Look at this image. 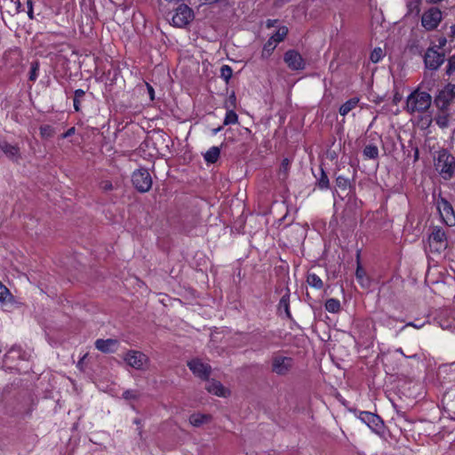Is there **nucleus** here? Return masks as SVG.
<instances>
[{
  "label": "nucleus",
  "instance_id": "1",
  "mask_svg": "<svg viewBox=\"0 0 455 455\" xmlns=\"http://www.w3.org/2000/svg\"><path fill=\"white\" fill-rule=\"evenodd\" d=\"M435 166L444 180H450L455 172V157L447 150L443 149L438 152Z\"/></svg>",
  "mask_w": 455,
  "mask_h": 455
},
{
  "label": "nucleus",
  "instance_id": "2",
  "mask_svg": "<svg viewBox=\"0 0 455 455\" xmlns=\"http://www.w3.org/2000/svg\"><path fill=\"white\" fill-rule=\"evenodd\" d=\"M431 96L423 92L415 91L407 98L406 108L408 112H424L431 105Z\"/></svg>",
  "mask_w": 455,
  "mask_h": 455
},
{
  "label": "nucleus",
  "instance_id": "3",
  "mask_svg": "<svg viewBox=\"0 0 455 455\" xmlns=\"http://www.w3.org/2000/svg\"><path fill=\"white\" fill-rule=\"evenodd\" d=\"M429 249L432 252L441 253L448 245L444 231L439 227H434L428 236Z\"/></svg>",
  "mask_w": 455,
  "mask_h": 455
},
{
  "label": "nucleus",
  "instance_id": "4",
  "mask_svg": "<svg viewBox=\"0 0 455 455\" xmlns=\"http://www.w3.org/2000/svg\"><path fill=\"white\" fill-rule=\"evenodd\" d=\"M132 181L135 188L140 192H148L152 187V178L147 169L140 168L133 172Z\"/></svg>",
  "mask_w": 455,
  "mask_h": 455
},
{
  "label": "nucleus",
  "instance_id": "5",
  "mask_svg": "<svg viewBox=\"0 0 455 455\" xmlns=\"http://www.w3.org/2000/svg\"><path fill=\"white\" fill-rule=\"evenodd\" d=\"M194 19V12L187 4H180L177 7L172 18V25L178 28H184Z\"/></svg>",
  "mask_w": 455,
  "mask_h": 455
},
{
  "label": "nucleus",
  "instance_id": "6",
  "mask_svg": "<svg viewBox=\"0 0 455 455\" xmlns=\"http://www.w3.org/2000/svg\"><path fill=\"white\" fill-rule=\"evenodd\" d=\"M292 366L293 360L291 357L277 355L272 358L271 370L277 375H286Z\"/></svg>",
  "mask_w": 455,
  "mask_h": 455
},
{
  "label": "nucleus",
  "instance_id": "7",
  "mask_svg": "<svg viewBox=\"0 0 455 455\" xmlns=\"http://www.w3.org/2000/svg\"><path fill=\"white\" fill-rule=\"evenodd\" d=\"M123 358L129 366L136 370H143L144 366L148 363V357L142 352L137 350L127 351Z\"/></svg>",
  "mask_w": 455,
  "mask_h": 455
},
{
  "label": "nucleus",
  "instance_id": "8",
  "mask_svg": "<svg viewBox=\"0 0 455 455\" xmlns=\"http://www.w3.org/2000/svg\"><path fill=\"white\" fill-rule=\"evenodd\" d=\"M442 20V12L436 7L425 12L421 18V24L427 30L435 29Z\"/></svg>",
  "mask_w": 455,
  "mask_h": 455
},
{
  "label": "nucleus",
  "instance_id": "9",
  "mask_svg": "<svg viewBox=\"0 0 455 455\" xmlns=\"http://www.w3.org/2000/svg\"><path fill=\"white\" fill-rule=\"evenodd\" d=\"M444 61V52H439L435 47H430L425 53L424 62L427 68L436 70Z\"/></svg>",
  "mask_w": 455,
  "mask_h": 455
},
{
  "label": "nucleus",
  "instance_id": "10",
  "mask_svg": "<svg viewBox=\"0 0 455 455\" xmlns=\"http://www.w3.org/2000/svg\"><path fill=\"white\" fill-rule=\"evenodd\" d=\"M189 370L198 378L202 379H208L210 377L212 368L209 364L204 363L199 359H192L188 363Z\"/></svg>",
  "mask_w": 455,
  "mask_h": 455
},
{
  "label": "nucleus",
  "instance_id": "11",
  "mask_svg": "<svg viewBox=\"0 0 455 455\" xmlns=\"http://www.w3.org/2000/svg\"><path fill=\"white\" fill-rule=\"evenodd\" d=\"M283 60L291 70H301L305 68L302 56L294 50H289L284 53Z\"/></svg>",
  "mask_w": 455,
  "mask_h": 455
},
{
  "label": "nucleus",
  "instance_id": "12",
  "mask_svg": "<svg viewBox=\"0 0 455 455\" xmlns=\"http://www.w3.org/2000/svg\"><path fill=\"white\" fill-rule=\"evenodd\" d=\"M94 345L102 353H113L117 349L119 341L116 339H99L95 341Z\"/></svg>",
  "mask_w": 455,
  "mask_h": 455
},
{
  "label": "nucleus",
  "instance_id": "13",
  "mask_svg": "<svg viewBox=\"0 0 455 455\" xmlns=\"http://www.w3.org/2000/svg\"><path fill=\"white\" fill-rule=\"evenodd\" d=\"M360 419L372 430L379 429L383 423L378 415L369 411H363L360 414Z\"/></svg>",
  "mask_w": 455,
  "mask_h": 455
},
{
  "label": "nucleus",
  "instance_id": "14",
  "mask_svg": "<svg viewBox=\"0 0 455 455\" xmlns=\"http://www.w3.org/2000/svg\"><path fill=\"white\" fill-rule=\"evenodd\" d=\"M455 98V84H448L443 91L440 92L436 98L437 104H448Z\"/></svg>",
  "mask_w": 455,
  "mask_h": 455
},
{
  "label": "nucleus",
  "instance_id": "15",
  "mask_svg": "<svg viewBox=\"0 0 455 455\" xmlns=\"http://www.w3.org/2000/svg\"><path fill=\"white\" fill-rule=\"evenodd\" d=\"M0 149L12 161H17L20 157L19 147L5 140H0Z\"/></svg>",
  "mask_w": 455,
  "mask_h": 455
},
{
  "label": "nucleus",
  "instance_id": "16",
  "mask_svg": "<svg viewBox=\"0 0 455 455\" xmlns=\"http://www.w3.org/2000/svg\"><path fill=\"white\" fill-rule=\"evenodd\" d=\"M278 314L280 315H284L287 318H291V311H290V291L289 290L282 296L277 308Z\"/></svg>",
  "mask_w": 455,
  "mask_h": 455
},
{
  "label": "nucleus",
  "instance_id": "17",
  "mask_svg": "<svg viewBox=\"0 0 455 455\" xmlns=\"http://www.w3.org/2000/svg\"><path fill=\"white\" fill-rule=\"evenodd\" d=\"M85 92L82 89H77L74 92L73 106L76 112H81L84 109V105L86 102Z\"/></svg>",
  "mask_w": 455,
  "mask_h": 455
},
{
  "label": "nucleus",
  "instance_id": "18",
  "mask_svg": "<svg viewBox=\"0 0 455 455\" xmlns=\"http://www.w3.org/2000/svg\"><path fill=\"white\" fill-rule=\"evenodd\" d=\"M205 388L209 393L216 395L218 396H225L226 395L225 388L223 387L221 383L217 380H214V379L209 380L206 383Z\"/></svg>",
  "mask_w": 455,
  "mask_h": 455
},
{
  "label": "nucleus",
  "instance_id": "19",
  "mask_svg": "<svg viewBox=\"0 0 455 455\" xmlns=\"http://www.w3.org/2000/svg\"><path fill=\"white\" fill-rule=\"evenodd\" d=\"M211 420L208 414L194 413L189 417V423L194 427H200Z\"/></svg>",
  "mask_w": 455,
  "mask_h": 455
},
{
  "label": "nucleus",
  "instance_id": "20",
  "mask_svg": "<svg viewBox=\"0 0 455 455\" xmlns=\"http://www.w3.org/2000/svg\"><path fill=\"white\" fill-rule=\"evenodd\" d=\"M443 210L446 214V219L443 218L445 223L449 226H452L455 224V216L453 215V210L451 204L445 201H442Z\"/></svg>",
  "mask_w": 455,
  "mask_h": 455
},
{
  "label": "nucleus",
  "instance_id": "21",
  "mask_svg": "<svg viewBox=\"0 0 455 455\" xmlns=\"http://www.w3.org/2000/svg\"><path fill=\"white\" fill-rule=\"evenodd\" d=\"M220 155V149L218 147H212L210 148L206 153L204 154V157L205 162L209 164H214L218 161Z\"/></svg>",
  "mask_w": 455,
  "mask_h": 455
},
{
  "label": "nucleus",
  "instance_id": "22",
  "mask_svg": "<svg viewBox=\"0 0 455 455\" xmlns=\"http://www.w3.org/2000/svg\"><path fill=\"white\" fill-rule=\"evenodd\" d=\"M359 103V98L354 97L347 100L344 104H342L339 108V114H348L350 111L355 109V108Z\"/></svg>",
  "mask_w": 455,
  "mask_h": 455
},
{
  "label": "nucleus",
  "instance_id": "23",
  "mask_svg": "<svg viewBox=\"0 0 455 455\" xmlns=\"http://www.w3.org/2000/svg\"><path fill=\"white\" fill-rule=\"evenodd\" d=\"M363 155L367 159H377L379 157V148L377 145H366L363 150Z\"/></svg>",
  "mask_w": 455,
  "mask_h": 455
},
{
  "label": "nucleus",
  "instance_id": "24",
  "mask_svg": "<svg viewBox=\"0 0 455 455\" xmlns=\"http://www.w3.org/2000/svg\"><path fill=\"white\" fill-rule=\"evenodd\" d=\"M307 283L315 289H322L323 286L322 279L315 273H308L307 276Z\"/></svg>",
  "mask_w": 455,
  "mask_h": 455
},
{
  "label": "nucleus",
  "instance_id": "25",
  "mask_svg": "<svg viewBox=\"0 0 455 455\" xmlns=\"http://www.w3.org/2000/svg\"><path fill=\"white\" fill-rule=\"evenodd\" d=\"M21 355H22V351L20 347H12L4 355V363H8L9 361H14L16 359H20Z\"/></svg>",
  "mask_w": 455,
  "mask_h": 455
},
{
  "label": "nucleus",
  "instance_id": "26",
  "mask_svg": "<svg viewBox=\"0 0 455 455\" xmlns=\"http://www.w3.org/2000/svg\"><path fill=\"white\" fill-rule=\"evenodd\" d=\"M325 309L330 313H338L340 310V302L337 299H329L325 302Z\"/></svg>",
  "mask_w": 455,
  "mask_h": 455
},
{
  "label": "nucleus",
  "instance_id": "27",
  "mask_svg": "<svg viewBox=\"0 0 455 455\" xmlns=\"http://www.w3.org/2000/svg\"><path fill=\"white\" fill-rule=\"evenodd\" d=\"M316 186L320 189H328L330 188V180L323 169L320 170V177L317 178Z\"/></svg>",
  "mask_w": 455,
  "mask_h": 455
},
{
  "label": "nucleus",
  "instance_id": "28",
  "mask_svg": "<svg viewBox=\"0 0 455 455\" xmlns=\"http://www.w3.org/2000/svg\"><path fill=\"white\" fill-rule=\"evenodd\" d=\"M288 34V28L285 26L280 27L277 31L271 36L275 43L279 44L282 42Z\"/></svg>",
  "mask_w": 455,
  "mask_h": 455
},
{
  "label": "nucleus",
  "instance_id": "29",
  "mask_svg": "<svg viewBox=\"0 0 455 455\" xmlns=\"http://www.w3.org/2000/svg\"><path fill=\"white\" fill-rule=\"evenodd\" d=\"M276 45H277V43H275V41L270 37L267 40V42L264 44L263 51H262V56L268 57L272 53V52L275 50Z\"/></svg>",
  "mask_w": 455,
  "mask_h": 455
},
{
  "label": "nucleus",
  "instance_id": "30",
  "mask_svg": "<svg viewBox=\"0 0 455 455\" xmlns=\"http://www.w3.org/2000/svg\"><path fill=\"white\" fill-rule=\"evenodd\" d=\"M233 75V69L228 65H223L220 68V77L226 82L228 83Z\"/></svg>",
  "mask_w": 455,
  "mask_h": 455
},
{
  "label": "nucleus",
  "instance_id": "31",
  "mask_svg": "<svg viewBox=\"0 0 455 455\" xmlns=\"http://www.w3.org/2000/svg\"><path fill=\"white\" fill-rule=\"evenodd\" d=\"M421 0H408L407 2V7L410 13L419 14L420 8Z\"/></svg>",
  "mask_w": 455,
  "mask_h": 455
},
{
  "label": "nucleus",
  "instance_id": "32",
  "mask_svg": "<svg viewBox=\"0 0 455 455\" xmlns=\"http://www.w3.org/2000/svg\"><path fill=\"white\" fill-rule=\"evenodd\" d=\"M12 296L9 289L0 283V302H7L12 299Z\"/></svg>",
  "mask_w": 455,
  "mask_h": 455
},
{
  "label": "nucleus",
  "instance_id": "33",
  "mask_svg": "<svg viewBox=\"0 0 455 455\" xmlns=\"http://www.w3.org/2000/svg\"><path fill=\"white\" fill-rule=\"evenodd\" d=\"M123 398L126 401H136L140 397V393L137 390H126L122 395Z\"/></svg>",
  "mask_w": 455,
  "mask_h": 455
},
{
  "label": "nucleus",
  "instance_id": "34",
  "mask_svg": "<svg viewBox=\"0 0 455 455\" xmlns=\"http://www.w3.org/2000/svg\"><path fill=\"white\" fill-rule=\"evenodd\" d=\"M383 51L381 48L377 47L371 52L370 59L373 63H378L383 58Z\"/></svg>",
  "mask_w": 455,
  "mask_h": 455
},
{
  "label": "nucleus",
  "instance_id": "35",
  "mask_svg": "<svg viewBox=\"0 0 455 455\" xmlns=\"http://www.w3.org/2000/svg\"><path fill=\"white\" fill-rule=\"evenodd\" d=\"M336 184L339 188L345 190L349 187L350 181L347 178H345L343 176H338L336 179Z\"/></svg>",
  "mask_w": 455,
  "mask_h": 455
},
{
  "label": "nucleus",
  "instance_id": "36",
  "mask_svg": "<svg viewBox=\"0 0 455 455\" xmlns=\"http://www.w3.org/2000/svg\"><path fill=\"white\" fill-rule=\"evenodd\" d=\"M40 133L43 138H50L53 135V129L50 125L41 126Z\"/></svg>",
  "mask_w": 455,
  "mask_h": 455
},
{
  "label": "nucleus",
  "instance_id": "37",
  "mask_svg": "<svg viewBox=\"0 0 455 455\" xmlns=\"http://www.w3.org/2000/svg\"><path fill=\"white\" fill-rule=\"evenodd\" d=\"M455 71V53L448 60L446 74L451 76Z\"/></svg>",
  "mask_w": 455,
  "mask_h": 455
},
{
  "label": "nucleus",
  "instance_id": "38",
  "mask_svg": "<svg viewBox=\"0 0 455 455\" xmlns=\"http://www.w3.org/2000/svg\"><path fill=\"white\" fill-rule=\"evenodd\" d=\"M448 116H436V117H435L436 124L442 128L446 127L448 125V122H449Z\"/></svg>",
  "mask_w": 455,
  "mask_h": 455
},
{
  "label": "nucleus",
  "instance_id": "39",
  "mask_svg": "<svg viewBox=\"0 0 455 455\" xmlns=\"http://www.w3.org/2000/svg\"><path fill=\"white\" fill-rule=\"evenodd\" d=\"M37 72H38V64L36 62L32 63L31 69H30V75H29V79L31 81H35L37 78Z\"/></svg>",
  "mask_w": 455,
  "mask_h": 455
},
{
  "label": "nucleus",
  "instance_id": "40",
  "mask_svg": "<svg viewBox=\"0 0 455 455\" xmlns=\"http://www.w3.org/2000/svg\"><path fill=\"white\" fill-rule=\"evenodd\" d=\"M237 121H238V116H226L225 120H224V124L228 125V124H235V123H237Z\"/></svg>",
  "mask_w": 455,
  "mask_h": 455
},
{
  "label": "nucleus",
  "instance_id": "41",
  "mask_svg": "<svg viewBox=\"0 0 455 455\" xmlns=\"http://www.w3.org/2000/svg\"><path fill=\"white\" fill-rule=\"evenodd\" d=\"M355 275H356V278L361 282L362 285H364L363 284L364 271L361 267H357Z\"/></svg>",
  "mask_w": 455,
  "mask_h": 455
},
{
  "label": "nucleus",
  "instance_id": "42",
  "mask_svg": "<svg viewBox=\"0 0 455 455\" xmlns=\"http://www.w3.org/2000/svg\"><path fill=\"white\" fill-rule=\"evenodd\" d=\"M27 6H28V16L30 20H33L34 19L33 1L27 0Z\"/></svg>",
  "mask_w": 455,
  "mask_h": 455
},
{
  "label": "nucleus",
  "instance_id": "43",
  "mask_svg": "<svg viewBox=\"0 0 455 455\" xmlns=\"http://www.w3.org/2000/svg\"><path fill=\"white\" fill-rule=\"evenodd\" d=\"M100 188L104 191H110L113 189V185L108 180H104L100 183Z\"/></svg>",
  "mask_w": 455,
  "mask_h": 455
},
{
  "label": "nucleus",
  "instance_id": "44",
  "mask_svg": "<svg viewBox=\"0 0 455 455\" xmlns=\"http://www.w3.org/2000/svg\"><path fill=\"white\" fill-rule=\"evenodd\" d=\"M146 88H147L148 95L150 100H154V99H155L154 88L148 83H146Z\"/></svg>",
  "mask_w": 455,
  "mask_h": 455
},
{
  "label": "nucleus",
  "instance_id": "45",
  "mask_svg": "<svg viewBox=\"0 0 455 455\" xmlns=\"http://www.w3.org/2000/svg\"><path fill=\"white\" fill-rule=\"evenodd\" d=\"M438 44L435 46V48H438V49H442L443 46H445L446 43H447V40L445 37H439L438 40Z\"/></svg>",
  "mask_w": 455,
  "mask_h": 455
},
{
  "label": "nucleus",
  "instance_id": "46",
  "mask_svg": "<svg viewBox=\"0 0 455 455\" xmlns=\"http://www.w3.org/2000/svg\"><path fill=\"white\" fill-rule=\"evenodd\" d=\"M290 162L287 158L283 159L282 162L281 171L286 172L289 168Z\"/></svg>",
  "mask_w": 455,
  "mask_h": 455
},
{
  "label": "nucleus",
  "instance_id": "47",
  "mask_svg": "<svg viewBox=\"0 0 455 455\" xmlns=\"http://www.w3.org/2000/svg\"><path fill=\"white\" fill-rule=\"evenodd\" d=\"M75 131H76L75 127L69 128L66 132L61 134V138L65 139V138H68V137L73 135L75 133Z\"/></svg>",
  "mask_w": 455,
  "mask_h": 455
},
{
  "label": "nucleus",
  "instance_id": "48",
  "mask_svg": "<svg viewBox=\"0 0 455 455\" xmlns=\"http://www.w3.org/2000/svg\"><path fill=\"white\" fill-rule=\"evenodd\" d=\"M407 326H412V327H414V328L419 329V328H421V327L423 326V324H418V323H412V322H410V323H408L407 324H405V325L402 328V330H403V329H404V328H406Z\"/></svg>",
  "mask_w": 455,
  "mask_h": 455
},
{
  "label": "nucleus",
  "instance_id": "49",
  "mask_svg": "<svg viewBox=\"0 0 455 455\" xmlns=\"http://www.w3.org/2000/svg\"><path fill=\"white\" fill-rule=\"evenodd\" d=\"M419 148L416 147V148H414V154H413V162L414 163L419 160Z\"/></svg>",
  "mask_w": 455,
  "mask_h": 455
},
{
  "label": "nucleus",
  "instance_id": "50",
  "mask_svg": "<svg viewBox=\"0 0 455 455\" xmlns=\"http://www.w3.org/2000/svg\"><path fill=\"white\" fill-rule=\"evenodd\" d=\"M275 22H276V20H268L267 21V28H271V27H273V26L275 25Z\"/></svg>",
  "mask_w": 455,
  "mask_h": 455
},
{
  "label": "nucleus",
  "instance_id": "51",
  "mask_svg": "<svg viewBox=\"0 0 455 455\" xmlns=\"http://www.w3.org/2000/svg\"><path fill=\"white\" fill-rule=\"evenodd\" d=\"M395 352H396V353L401 354L402 355H403V356H405V357H407V356L404 355V353H403V349H402L401 347L397 348V349L395 350Z\"/></svg>",
  "mask_w": 455,
  "mask_h": 455
},
{
  "label": "nucleus",
  "instance_id": "52",
  "mask_svg": "<svg viewBox=\"0 0 455 455\" xmlns=\"http://www.w3.org/2000/svg\"><path fill=\"white\" fill-rule=\"evenodd\" d=\"M451 31L452 36L455 37V24L453 26H451Z\"/></svg>",
  "mask_w": 455,
  "mask_h": 455
},
{
  "label": "nucleus",
  "instance_id": "53",
  "mask_svg": "<svg viewBox=\"0 0 455 455\" xmlns=\"http://www.w3.org/2000/svg\"><path fill=\"white\" fill-rule=\"evenodd\" d=\"M220 130H221V127H218V128H216V129H213V130H212V133H213V134H217Z\"/></svg>",
  "mask_w": 455,
  "mask_h": 455
},
{
  "label": "nucleus",
  "instance_id": "54",
  "mask_svg": "<svg viewBox=\"0 0 455 455\" xmlns=\"http://www.w3.org/2000/svg\"><path fill=\"white\" fill-rule=\"evenodd\" d=\"M428 3H431V4H436V3H439L441 2L442 0H427Z\"/></svg>",
  "mask_w": 455,
  "mask_h": 455
},
{
  "label": "nucleus",
  "instance_id": "55",
  "mask_svg": "<svg viewBox=\"0 0 455 455\" xmlns=\"http://www.w3.org/2000/svg\"><path fill=\"white\" fill-rule=\"evenodd\" d=\"M20 7H21V4H20V1L18 0L17 1V11L18 12H20Z\"/></svg>",
  "mask_w": 455,
  "mask_h": 455
},
{
  "label": "nucleus",
  "instance_id": "56",
  "mask_svg": "<svg viewBox=\"0 0 455 455\" xmlns=\"http://www.w3.org/2000/svg\"><path fill=\"white\" fill-rule=\"evenodd\" d=\"M227 114L231 115V114H235V112H234V110H228Z\"/></svg>",
  "mask_w": 455,
  "mask_h": 455
},
{
  "label": "nucleus",
  "instance_id": "57",
  "mask_svg": "<svg viewBox=\"0 0 455 455\" xmlns=\"http://www.w3.org/2000/svg\"><path fill=\"white\" fill-rule=\"evenodd\" d=\"M410 358H416L417 357V355H411L409 356Z\"/></svg>",
  "mask_w": 455,
  "mask_h": 455
}]
</instances>
